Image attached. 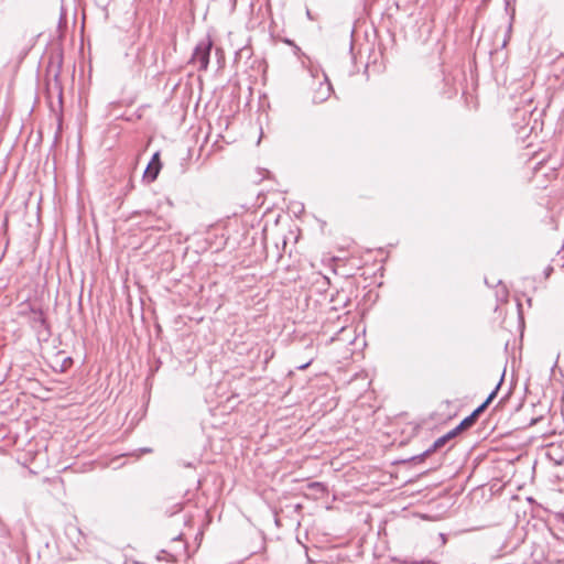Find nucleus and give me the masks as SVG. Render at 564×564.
Instances as JSON below:
<instances>
[{
    "label": "nucleus",
    "mask_w": 564,
    "mask_h": 564,
    "mask_svg": "<svg viewBox=\"0 0 564 564\" xmlns=\"http://www.w3.org/2000/svg\"><path fill=\"white\" fill-rule=\"evenodd\" d=\"M212 47L213 41L210 39L203 40L196 45L191 61L198 64L199 70L208 68Z\"/></svg>",
    "instance_id": "f257e3e1"
},
{
    "label": "nucleus",
    "mask_w": 564,
    "mask_h": 564,
    "mask_svg": "<svg viewBox=\"0 0 564 564\" xmlns=\"http://www.w3.org/2000/svg\"><path fill=\"white\" fill-rule=\"evenodd\" d=\"M333 91L332 84L328 78L325 76V83H321L318 88L313 94V102L322 104L327 100Z\"/></svg>",
    "instance_id": "f03ea898"
},
{
    "label": "nucleus",
    "mask_w": 564,
    "mask_h": 564,
    "mask_svg": "<svg viewBox=\"0 0 564 564\" xmlns=\"http://www.w3.org/2000/svg\"><path fill=\"white\" fill-rule=\"evenodd\" d=\"M447 442H448V436L443 435V436L438 437L436 441H434V443L432 444L431 447H429L422 454L412 457V460H414V462H422V460H424L432 453H434L437 449H440L441 447H443Z\"/></svg>",
    "instance_id": "7ed1b4c3"
},
{
    "label": "nucleus",
    "mask_w": 564,
    "mask_h": 564,
    "mask_svg": "<svg viewBox=\"0 0 564 564\" xmlns=\"http://www.w3.org/2000/svg\"><path fill=\"white\" fill-rule=\"evenodd\" d=\"M503 377H505V373H502L501 378H500V381L498 382V384L496 386V388L490 392V394L487 397V399L477 408L473 411V413L470 414L475 420H477V417L479 416V414L481 412H484V410L491 403V401L496 398L497 395V392L503 381Z\"/></svg>",
    "instance_id": "20e7f679"
},
{
    "label": "nucleus",
    "mask_w": 564,
    "mask_h": 564,
    "mask_svg": "<svg viewBox=\"0 0 564 564\" xmlns=\"http://www.w3.org/2000/svg\"><path fill=\"white\" fill-rule=\"evenodd\" d=\"M160 170H161V161L149 162V164L144 171L143 178L147 180L148 182L155 181L160 173Z\"/></svg>",
    "instance_id": "39448f33"
},
{
    "label": "nucleus",
    "mask_w": 564,
    "mask_h": 564,
    "mask_svg": "<svg viewBox=\"0 0 564 564\" xmlns=\"http://www.w3.org/2000/svg\"><path fill=\"white\" fill-rule=\"evenodd\" d=\"M123 183L124 184L121 186V188L119 191L118 198L127 195L129 193V191L132 188V183H131L130 178H126Z\"/></svg>",
    "instance_id": "423d86ee"
},
{
    "label": "nucleus",
    "mask_w": 564,
    "mask_h": 564,
    "mask_svg": "<svg viewBox=\"0 0 564 564\" xmlns=\"http://www.w3.org/2000/svg\"><path fill=\"white\" fill-rule=\"evenodd\" d=\"M476 420L471 416V415H468L467 417H465L460 423H459V427L462 430H467L469 429L470 426H473L475 424Z\"/></svg>",
    "instance_id": "0eeeda50"
},
{
    "label": "nucleus",
    "mask_w": 564,
    "mask_h": 564,
    "mask_svg": "<svg viewBox=\"0 0 564 564\" xmlns=\"http://www.w3.org/2000/svg\"><path fill=\"white\" fill-rule=\"evenodd\" d=\"M462 431L463 430L459 427V424H458L455 429H453L447 434H445V436H448V441H449L451 438L455 437Z\"/></svg>",
    "instance_id": "6e6552de"
},
{
    "label": "nucleus",
    "mask_w": 564,
    "mask_h": 564,
    "mask_svg": "<svg viewBox=\"0 0 564 564\" xmlns=\"http://www.w3.org/2000/svg\"><path fill=\"white\" fill-rule=\"evenodd\" d=\"M462 431L463 430L459 427V424H458L455 429H453L447 434H445V436H448V441H449L451 438L455 437Z\"/></svg>",
    "instance_id": "1a4fd4ad"
},
{
    "label": "nucleus",
    "mask_w": 564,
    "mask_h": 564,
    "mask_svg": "<svg viewBox=\"0 0 564 564\" xmlns=\"http://www.w3.org/2000/svg\"><path fill=\"white\" fill-rule=\"evenodd\" d=\"M462 431L463 430L459 427V424H458L455 429H453L447 434H445V436H448V441H449L451 438L455 437Z\"/></svg>",
    "instance_id": "9d476101"
},
{
    "label": "nucleus",
    "mask_w": 564,
    "mask_h": 564,
    "mask_svg": "<svg viewBox=\"0 0 564 564\" xmlns=\"http://www.w3.org/2000/svg\"><path fill=\"white\" fill-rule=\"evenodd\" d=\"M310 487L313 489H316L317 491H321V492H323L325 490V487L321 482L310 484Z\"/></svg>",
    "instance_id": "9b49d317"
},
{
    "label": "nucleus",
    "mask_w": 564,
    "mask_h": 564,
    "mask_svg": "<svg viewBox=\"0 0 564 564\" xmlns=\"http://www.w3.org/2000/svg\"><path fill=\"white\" fill-rule=\"evenodd\" d=\"M160 161L159 153H154L150 162H158Z\"/></svg>",
    "instance_id": "f8f14e48"
},
{
    "label": "nucleus",
    "mask_w": 564,
    "mask_h": 564,
    "mask_svg": "<svg viewBox=\"0 0 564 564\" xmlns=\"http://www.w3.org/2000/svg\"><path fill=\"white\" fill-rule=\"evenodd\" d=\"M552 271H553V268L552 267H547L545 269V276L549 278Z\"/></svg>",
    "instance_id": "ddd939ff"
},
{
    "label": "nucleus",
    "mask_w": 564,
    "mask_h": 564,
    "mask_svg": "<svg viewBox=\"0 0 564 564\" xmlns=\"http://www.w3.org/2000/svg\"><path fill=\"white\" fill-rule=\"evenodd\" d=\"M307 366H308V364H305V365H303V366H301V367H299V368H300V369H304V368H306Z\"/></svg>",
    "instance_id": "4468645a"
},
{
    "label": "nucleus",
    "mask_w": 564,
    "mask_h": 564,
    "mask_svg": "<svg viewBox=\"0 0 564 564\" xmlns=\"http://www.w3.org/2000/svg\"><path fill=\"white\" fill-rule=\"evenodd\" d=\"M186 467H192L193 465L191 463L185 464Z\"/></svg>",
    "instance_id": "2eb2a0df"
},
{
    "label": "nucleus",
    "mask_w": 564,
    "mask_h": 564,
    "mask_svg": "<svg viewBox=\"0 0 564 564\" xmlns=\"http://www.w3.org/2000/svg\"><path fill=\"white\" fill-rule=\"evenodd\" d=\"M563 521H564V514H563Z\"/></svg>",
    "instance_id": "dca6fc26"
}]
</instances>
